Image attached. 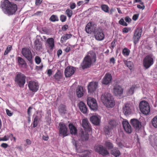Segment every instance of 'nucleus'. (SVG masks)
Segmentation results:
<instances>
[{
    "label": "nucleus",
    "mask_w": 157,
    "mask_h": 157,
    "mask_svg": "<svg viewBox=\"0 0 157 157\" xmlns=\"http://www.w3.org/2000/svg\"><path fill=\"white\" fill-rule=\"evenodd\" d=\"M23 55L29 61H30L32 58V55L30 50L27 48H24L22 50Z\"/></svg>",
    "instance_id": "13"
},
{
    "label": "nucleus",
    "mask_w": 157,
    "mask_h": 157,
    "mask_svg": "<svg viewBox=\"0 0 157 157\" xmlns=\"http://www.w3.org/2000/svg\"><path fill=\"white\" fill-rule=\"evenodd\" d=\"M65 13L68 17H70L72 15V11L69 9H67Z\"/></svg>",
    "instance_id": "46"
},
{
    "label": "nucleus",
    "mask_w": 157,
    "mask_h": 157,
    "mask_svg": "<svg viewBox=\"0 0 157 157\" xmlns=\"http://www.w3.org/2000/svg\"><path fill=\"white\" fill-rule=\"evenodd\" d=\"M80 139L82 141H86L89 139V134L87 132L82 131L79 135Z\"/></svg>",
    "instance_id": "30"
},
{
    "label": "nucleus",
    "mask_w": 157,
    "mask_h": 157,
    "mask_svg": "<svg viewBox=\"0 0 157 157\" xmlns=\"http://www.w3.org/2000/svg\"><path fill=\"white\" fill-rule=\"evenodd\" d=\"M52 74V71L51 69L48 70L47 71V74L48 75L50 76Z\"/></svg>",
    "instance_id": "59"
},
{
    "label": "nucleus",
    "mask_w": 157,
    "mask_h": 157,
    "mask_svg": "<svg viewBox=\"0 0 157 157\" xmlns=\"http://www.w3.org/2000/svg\"><path fill=\"white\" fill-rule=\"evenodd\" d=\"M75 71V69L74 67H68L65 70V75L66 77H69L74 74Z\"/></svg>",
    "instance_id": "18"
},
{
    "label": "nucleus",
    "mask_w": 157,
    "mask_h": 157,
    "mask_svg": "<svg viewBox=\"0 0 157 157\" xmlns=\"http://www.w3.org/2000/svg\"><path fill=\"white\" fill-rule=\"evenodd\" d=\"M105 146L108 149H111L113 147L112 143L108 141H105Z\"/></svg>",
    "instance_id": "41"
},
{
    "label": "nucleus",
    "mask_w": 157,
    "mask_h": 157,
    "mask_svg": "<svg viewBox=\"0 0 157 157\" xmlns=\"http://www.w3.org/2000/svg\"><path fill=\"white\" fill-rule=\"evenodd\" d=\"M130 51L127 48H124L123 50L122 53L124 56H127L129 54Z\"/></svg>",
    "instance_id": "42"
},
{
    "label": "nucleus",
    "mask_w": 157,
    "mask_h": 157,
    "mask_svg": "<svg viewBox=\"0 0 157 157\" xmlns=\"http://www.w3.org/2000/svg\"><path fill=\"white\" fill-rule=\"evenodd\" d=\"M82 126L84 129L87 131H90V128L89 122L87 119L84 118L82 119Z\"/></svg>",
    "instance_id": "27"
},
{
    "label": "nucleus",
    "mask_w": 157,
    "mask_h": 157,
    "mask_svg": "<svg viewBox=\"0 0 157 157\" xmlns=\"http://www.w3.org/2000/svg\"><path fill=\"white\" fill-rule=\"evenodd\" d=\"M58 127L59 136L65 137L67 136V128L65 123L63 122H60Z\"/></svg>",
    "instance_id": "6"
},
{
    "label": "nucleus",
    "mask_w": 157,
    "mask_h": 157,
    "mask_svg": "<svg viewBox=\"0 0 157 157\" xmlns=\"http://www.w3.org/2000/svg\"><path fill=\"white\" fill-rule=\"evenodd\" d=\"M94 37L95 39L98 41L103 40L105 36L101 29L100 28H98L94 31Z\"/></svg>",
    "instance_id": "9"
},
{
    "label": "nucleus",
    "mask_w": 157,
    "mask_h": 157,
    "mask_svg": "<svg viewBox=\"0 0 157 157\" xmlns=\"http://www.w3.org/2000/svg\"><path fill=\"white\" fill-rule=\"evenodd\" d=\"M72 36V35L71 34H67L64 35L61 38V42L62 43H63L66 41L70 39Z\"/></svg>",
    "instance_id": "35"
},
{
    "label": "nucleus",
    "mask_w": 157,
    "mask_h": 157,
    "mask_svg": "<svg viewBox=\"0 0 157 157\" xmlns=\"http://www.w3.org/2000/svg\"><path fill=\"white\" fill-rule=\"evenodd\" d=\"M50 20L52 22H55L58 21V18L56 15H52L50 18Z\"/></svg>",
    "instance_id": "45"
},
{
    "label": "nucleus",
    "mask_w": 157,
    "mask_h": 157,
    "mask_svg": "<svg viewBox=\"0 0 157 157\" xmlns=\"http://www.w3.org/2000/svg\"><path fill=\"white\" fill-rule=\"evenodd\" d=\"M77 4L78 6L81 5H84V2L83 1H79L77 3Z\"/></svg>",
    "instance_id": "58"
},
{
    "label": "nucleus",
    "mask_w": 157,
    "mask_h": 157,
    "mask_svg": "<svg viewBox=\"0 0 157 157\" xmlns=\"http://www.w3.org/2000/svg\"><path fill=\"white\" fill-rule=\"evenodd\" d=\"M26 76L20 72L18 73L15 77V81L20 87H23L25 83Z\"/></svg>",
    "instance_id": "3"
},
{
    "label": "nucleus",
    "mask_w": 157,
    "mask_h": 157,
    "mask_svg": "<svg viewBox=\"0 0 157 157\" xmlns=\"http://www.w3.org/2000/svg\"><path fill=\"white\" fill-rule=\"evenodd\" d=\"M101 99L104 105L107 108H113L115 105L113 98L109 93H105L103 94L101 96Z\"/></svg>",
    "instance_id": "2"
},
{
    "label": "nucleus",
    "mask_w": 157,
    "mask_h": 157,
    "mask_svg": "<svg viewBox=\"0 0 157 157\" xmlns=\"http://www.w3.org/2000/svg\"><path fill=\"white\" fill-rule=\"evenodd\" d=\"M28 86L29 90L33 92H36L38 90L39 86L37 82L31 81L29 82Z\"/></svg>",
    "instance_id": "11"
},
{
    "label": "nucleus",
    "mask_w": 157,
    "mask_h": 157,
    "mask_svg": "<svg viewBox=\"0 0 157 157\" xmlns=\"http://www.w3.org/2000/svg\"><path fill=\"white\" fill-rule=\"evenodd\" d=\"M130 30L128 28H125L123 29L122 32L124 33H127Z\"/></svg>",
    "instance_id": "57"
},
{
    "label": "nucleus",
    "mask_w": 157,
    "mask_h": 157,
    "mask_svg": "<svg viewBox=\"0 0 157 157\" xmlns=\"http://www.w3.org/2000/svg\"><path fill=\"white\" fill-rule=\"evenodd\" d=\"M110 61L111 63H112L113 64L115 63V60L114 58H112L110 59Z\"/></svg>",
    "instance_id": "64"
},
{
    "label": "nucleus",
    "mask_w": 157,
    "mask_h": 157,
    "mask_svg": "<svg viewBox=\"0 0 157 157\" xmlns=\"http://www.w3.org/2000/svg\"><path fill=\"white\" fill-rule=\"evenodd\" d=\"M101 9L105 12L107 13H109V6L105 4L102 5L101 6Z\"/></svg>",
    "instance_id": "40"
},
{
    "label": "nucleus",
    "mask_w": 157,
    "mask_h": 157,
    "mask_svg": "<svg viewBox=\"0 0 157 157\" xmlns=\"http://www.w3.org/2000/svg\"><path fill=\"white\" fill-rule=\"evenodd\" d=\"M96 25L93 23H88L86 27V31L88 33H91L92 32H94L96 30Z\"/></svg>",
    "instance_id": "15"
},
{
    "label": "nucleus",
    "mask_w": 157,
    "mask_h": 157,
    "mask_svg": "<svg viewBox=\"0 0 157 157\" xmlns=\"http://www.w3.org/2000/svg\"><path fill=\"white\" fill-rule=\"evenodd\" d=\"M138 86H132L128 90V94L129 95L132 94L134 93V91L136 90Z\"/></svg>",
    "instance_id": "37"
},
{
    "label": "nucleus",
    "mask_w": 157,
    "mask_h": 157,
    "mask_svg": "<svg viewBox=\"0 0 157 157\" xmlns=\"http://www.w3.org/2000/svg\"><path fill=\"white\" fill-rule=\"evenodd\" d=\"M119 23L123 25L127 26V24L124 21V20L123 19H121L119 21Z\"/></svg>",
    "instance_id": "49"
},
{
    "label": "nucleus",
    "mask_w": 157,
    "mask_h": 157,
    "mask_svg": "<svg viewBox=\"0 0 157 157\" xmlns=\"http://www.w3.org/2000/svg\"><path fill=\"white\" fill-rule=\"evenodd\" d=\"M138 17L139 15L138 14H135L132 17V19L134 21H136L137 20Z\"/></svg>",
    "instance_id": "55"
},
{
    "label": "nucleus",
    "mask_w": 157,
    "mask_h": 157,
    "mask_svg": "<svg viewBox=\"0 0 157 157\" xmlns=\"http://www.w3.org/2000/svg\"><path fill=\"white\" fill-rule=\"evenodd\" d=\"M125 20L126 22H129L131 21V19L128 17H127L125 18Z\"/></svg>",
    "instance_id": "61"
},
{
    "label": "nucleus",
    "mask_w": 157,
    "mask_h": 157,
    "mask_svg": "<svg viewBox=\"0 0 157 157\" xmlns=\"http://www.w3.org/2000/svg\"><path fill=\"white\" fill-rule=\"evenodd\" d=\"M98 82H91L88 86V90L89 93H92L96 90L98 87Z\"/></svg>",
    "instance_id": "16"
},
{
    "label": "nucleus",
    "mask_w": 157,
    "mask_h": 157,
    "mask_svg": "<svg viewBox=\"0 0 157 157\" xmlns=\"http://www.w3.org/2000/svg\"><path fill=\"white\" fill-rule=\"evenodd\" d=\"M78 107L81 112L83 113H86L87 111V108L85 103L82 101H80L78 103Z\"/></svg>",
    "instance_id": "29"
},
{
    "label": "nucleus",
    "mask_w": 157,
    "mask_h": 157,
    "mask_svg": "<svg viewBox=\"0 0 157 157\" xmlns=\"http://www.w3.org/2000/svg\"><path fill=\"white\" fill-rule=\"evenodd\" d=\"M111 153L112 155L115 157L119 156L120 154V152L117 148L114 149L113 150L111 151Z\"/></svg>",
    "instance_id": "36"
},
{
    "label": "nucleus",
    "mask_w": 157,
    "mask_h": 157,
    "mask_svg": "<svg viewBox=\"0 0 157 157\" xmlns=\"http://www.w3.org/2000/svg\"><path fill=\"white\" fill-rule=\"evenodd\" d=\"M46 44L50 49H53L54 46V40L52 38L48 39L46 41Z\"/></svg>",
    "instance_id": "28"
},
{
    "label": "nucleus",
    "mask_w": 157,
    "mask_h": 157,
    "mask_svg": "<svg viewBox=\"0 0 157 157\" xmlns=\"http://www.w3.org/2000/svg\"><path fill=\"white\" fill-rule=\"evenodd\" d=\"M76 150L77 152L79 153V155L82 157H87L90 154V152L87 150L83 151L82 149V147L79 146L76 143H75Z\"/></svg>",
    "instance_id": "10"
},
{
    "label": "nucleus",
    "mask_w": 157,
    "mask_h": 157,
    "mask_svg": "<svg viewBox=\"0 0 157 157\" xmlns=\"http://www.w3.org/2000/svg\"><path fill=\"white\" fill-rule=\"evenodd\" d=\"M62 53V51L61 50L59 49L58 51L57 52V55L59 57L60 55H61Z\"/></svg>",
    "instance_id": "63"
},
{
    "label": "nucleus",
    "mask_w": 157,
    "mask_h": 157,
    "mask_svg": "<svg viewBox=\"0 0 157 157\" xmlns=\"http://www.w3.org/2000/svg\"><path fill=\"white\" fill-rule=\"evenodd\" d=\"M87 103L91 109L96 110L98 109V105L95 99L91 97H88L87 99Z\"/></svg>",
    "instance_id": "7"
},
{
    "label": "nucleus",
    "mask_w": 157,
    "mask_h": 157,
    "mask_svg": "<svg viewBox=\"0 0 157 157\" xmlns=\"http://www.w3.org/2000/svg\"><path fill=\"white\" fill-rule=\"evenodd\" d=\"M34 48L37 51L41 50L43 48L42 44L39 40L36 39L34 42Z\"/></svg>",
    "instance_id": "26"
},
{
    "label": "nucleus",
    "mask_w": 157,
    "mask_h": 157,
    "mask_svg": "<svg viewBox=\"0 0 157 157\" xmlns=\"http://www.w3.org/2000/svg\"><path fill=\"white\" fill-rule=\"evenodd\" d=\"M67 17L64 15H61L60 17V20L62 22H65L66 19Z\"/></svg>",
    "instance_id": "50"
},
{
    "label": "nucleus",
    "mask_w": 157,
    "mask_h": 157,
    "mask_svg": "<svg viewBox=\"0 0 157 157\" xmlns=\"http://www.w3.org/2000/svg\"><path fill=\"white\" fill-rule=\"evenodd\" d=\"M140 109L144 114L147 115L150 111V107L146 101H141L139 104Z\"/></svg>",
    "instance_id": "5"
},
{
    "label": "nucleus",
    "mask_w": 157,
    "mask_h": 157,
    "mask_svg": "<svg viewBox=\"0 0 157 157\" xmlns=\"http://www.w3.org/2000/svg\"><path fill=\"white\" fill-rule=\"evenodd\" d=\"M154 57L152 55H147L143 59V64L146 69L149 68L154 63Z\"/></svg>",
    "instance_id": "4"
},
{
    "label": "nucleus",
    "mask_w": 157,
    "mask_h": 157,
    "mask_svg": "<svg viewBox=\"0 0 157 157\" xmlns=\"http://www.w3.org/2000/svg\"><path fill=\"white\" fill-rule=\"evenodd\" d=\"M17 60L19 66L23 68H26L27 65L25 61L21 57H18L17 58Z\"/></svg>",
    "instance_id": "32"
},
{
    "label": "nucleus",
    "mask_w": 157,
    "mask_h": 157,
    "mask_svg": "<svg viewBox=\"0 0 157 157\" xmlns=\"http://www.w3.org/2000/svg\"><path fill=\"white\" fill-rule=\"evenodd\" d=\"M124 63L126 65V66L130 69H131L132 66V63L130 61H124Z\"/></svg>",
    "instance_id": "43"
},
{
    "label": "nucleus",
    "mask_w": 157,
    "mask_h": 157,
    "mask_svg": "<svg viewBox=\"0 0 157 157\" xmlns=\"http://www.w3.org/2000/svg\"><path fill=\"white\" fill-rule=\"evenodd\" d=\"M93 60V63H95L96 60V57L95 53L92 51H89L86 56Z\"/></svg>",
    "instance_id": "31"
},
{
    "label": "nucleus",
    "mask_w": 157,
    "mask_h": 157,
    "mask_svg": "<svg viewBox=\"0 0 157 157\" xmlns=\"http://www.w3.org/2000/svg\"><path fill=\"white\" fill-rule=\"evenodd\" d=\"M70 132L71 134L76 135L77 133V129L72 124H70L69 125Z\"/></svg>",
    "instance_id": "34"
},
{
    "label": "nucleus",
    "mask_w": 157,
    "mask_h": 157,
    "mask_svg": "<svg viewBox=\"0 0 157 157\" xmlns=\"http://www.w3.org/2000/svg\"><path fill=\"white\" fill-rule=\"evenodd\" d=\"M132 112V107L131 105L129 104H125L123 108V112L125 115L130 114Z\"/></svg>",
    "instance_id": "23"
},
{
    "label": "nucleus",
    "mask_w": 157,
    "mask_h": 157,
    "mask_svg": "<svg viewBox=\"0 0 157 157\" xmlns=\"http://www.w3.org/2000/svg\"><path fill=\"white\" fill-rule=\"evenodd\" d=\"M151 123L154 127L157 128V115L155 116L152 119Z\"/></svg>",
    "instance_id": "38"
},
{
    "label": "nucleus",
    "mask_w": 157,
    "mask_h": 157,
    "mask_svg": "<svg viewBox=\"0 0 157 157\" xmlns=\"http://www.w3.org/2000/svg\"><path fill=\"white\" fill-rule=\"evenodd\" d=\"M1 146L2 147L6 148L8 147V145L6 143H3L1 144Z\"/></svg>",
    "instance_id": "56"
},
{
    "label": "nucleus",
    "mask_w": 157,
    "mask_h": 157,
    "mask_svg": "<svg viewBox=\"0 0 157 157\" xmlns=\"http://www.w3.org/2000/svg\"><path fill=\"white\" fill-rule=\"evenodd\" d=\"M76 93L77 96L78 98H81L82 97L84 94L83 87L79 86L77 89Z\"/></svg>",
    "instance_id": "33"
},
{
    "label": "nucleus",
    "mask_w": 157,
    "mask_h": 157,
    "mask_svg": "<svg viewBox=\"0 0 157 157\" xmlns=\"http://www.w3.org/2000/svg\"><path fill=\"white\" fill-rule=\"evenodd\" d=\"M32 108L31 107H30L28 109V113L29 115H30L31 113V110H32Z\"/></svg>",
    "instance_id": "62"
},
{
    "label": "nucleus",
    "mask_w": 157,
    "mask_h": 157,
    "mask_svg": "<svg viewBox=\"0 0 157 157\" xmlns=\"http://www.w3.org/2000/svg\"><path fill=\"white\" fill-rule=\"evenodd\" d=\"M12 48V46L10 45H9L8 46L6 49L5 50L4 52V55H7L8 53L10 51Z\"/></svg>",
    "instance_id": "47"
},
{
    "label": "nucleus",
    "mask_w": 157,
    "mask_h": 157,
    "mask_svg": "<svg viewBox=\"0 0 157 157\" xmlns=\"http://www.w3.org/2000/svg\"><path fill=\"white\" fill-rule=\"evenodd\" d=\"M76 7V4L75 3H70V7L71 9H74Z\"/></svg>",
    "instance_id": "52"
},
{
    "label": "nucleus",
    "mask_w": 157,
    "mask_h": 157,
    "mask_svg": "<svg viewBox=\"0 0 157 157\" xmlns=\"http://www.w3.org/2000/svg\"><path fill=\"white\" fill-rule=\"evenodd\" d=\"M142 30L140 28H138L135 31L133 40L135 44L137 43L141 37Z\"/></svg>",
    "instance_id": "12"
},
{
    "label": "nucleus",
    "mask_w": 157,
    "mask_h": 157,
    "mask_svg": "<svg viewBox=\"0 0 157 157\" xmlns=\"http://www.w3.org/2000/svg\"><path fill=\"white\" fill-rule=\"evenodd\" d=\"M10 137V136L8 135H6L4 136L3 137V141H6L8 140L9 139Z\"/></svg>",
    "instance_id": "53"
},
{
    "label": "nucleus",
    "mask_w": 157,
    "mask_h": 157,
    "mask_svg": "<svg viewBox=\"0 0 157 157\" xmlns=\"http://www.w3.org/2000/svg\"><path fill=\"white\" fill-rule=\"evenodd\" d=\"M68 28V26L67 25H65L62 27V30L64 31H65Z\"/></svg>",
    "instance_id": "60"
},
{
    "label": "nucleus",
    "mask_w": 157,
    "mask_h": 157,
    "mask_svg": "<svg viewBox=\"0 0 157 157\" xmlns=\"http://www.w3.org/2000/svg\"><path fill=\"white\" fill-rule=\"evenodd\" d=\"M1 6L3 12L8 15L14 14L17 10V5L8 0H5L2 2Z\"/></svg>",
    "instance_id": "1"
},
{
    "label": "nucleus",
    "mask_w": 157,
    "mask_h": 157,
    "mask_svg": "<svg viewBox=\"0 0 157 157\" xmlns=\"http://www.w3.org/2000/svg\"><path fill=\"white\" fill-rule=\"evenodd\" d=\"M35 60L36 63L37 64L40 63L41 61V59L38 56H36L35 57Z\"/></svg>",
    "instance_id": "48"
},
{
    "label": "nucleus",
    "mask_w": 157,
    "mask_h": 157,
    "mask_svg": "<svg viewBox=\"0 0 157 157\" xmlns=\"http://www.w3.org/2000/svg\"><path fill=\"white\" fill-rule=\"evenodd\" d=\"M94 148L96 151L103 156H105L109 153L108 151L104 148L102 146L98 145L95 146Z\"/></svg>",
    "instance_id": "14"
},
{
    "label": "nucleus",
    "mask_w": 157,
    "mask_h": 157,
    "mask_svg": "<svg viewBox=\"0 0 157 157\" xmlns=\"http://www.w3.org/2000/svg\"><path fill=\"white\" fill-rule=\"evenodd\" d=\"M123 92L122 88L119 85L115 86L113 89V93L116 95H121Z\"/></svg>",
    "instance_id": "22"
},
{
    "label": "nucleus",
    "mask_w": 157,
    "mask_h": 157,
    "mask_svg": "<svg viewBox=\"0 0 157 157\" xmlns=\"http://www.w3.org/2000/svg\"><path fill=\"white\" fill-rule=\"evenodd\" d=\"M112 80V76L110 74L107 73L104 77L102 81V83L103 84L107 85Z\"/></svg>",
    "instance_id": "24"
},
{
    "label": "nucleus",
    "mask_w": 157,
    "mask_h": 157,
    "mask_svg": "<svg viewBox=\"0 0 157 157\" xmlns=\"http://www.w3.org/2000/svg\"><path fill=\"white\" fill-rule=\"evenodd\" d=\"M54 78L57 81H59L62 78V75L60 71H58L54 75Z\"/></svg>",
    "instance_id": "39"
},
{
    "label": "nucleus",
    "mask_w": 157,
    "mask_h": 157,
    "mask_svg": "<svg viewBox=\"0 0 157 157\" xmlns=\"http://www.w3.org/2000/svg\"><path fill=\"white\" fill-rule=\"evenodd\" d=\"M36 115L34 118L33 127H35L37 125V121L40 120L43 116V113L41 110H38L36 112Z\"/></svg>",
    "instance_id": "19"
},
{
    "label": "nucleus",
    "mask_w": 157,
    "mask_h": 157,
    "mask_svg": "<svg viewBox=\"0 0 157 157\" xmlns=\"http://www.w3.org/2000/svg\"><path fill=\"white\" fill-rule=\"evenodd\" d=\"M92 63H93V60L86 56L81 64L82 68L85 69L89 67L90 66Z\"/></svg>",
    "instance_id": "17"
},
{
    "label": "nucleus",
    "mask_w": 157,
    "mask_h": 157,
    "mask_svg": "<svg viewBox=\"0 0 157 157\" xmlns=\"http://www.w3.org/2000/svg\"><path fill=\"white\" fill-rule=\"evenodd\" d=\"M131 123L137 131L140 129L141 126V123L138 120L134 119H132L131 120Z\"/></svg>",
    "instance_id": "20"
},
{
    "label": "nucleus",
    "mask_w": 157,
    "mask_h": 157,
    "mask_svg": "<svg viewBox=\"0 0 157 157\" xmlns=\"http://www.w3.org/2000/svg\"><path fill=\"white\" fill-rule=\"evenodd\" d=\"M115 124V121L113 120L110 121L108 125H105L104 129L105 134L106 135L109 136L112 133V129Z\"/></svg>",
    "instance_id": "8"
},
{
    "label": "nucleus",
    "mask_w": 157,
    "mask_h": 157,
    "mask_svg": "<svg viewBox=\"0 0 157 157\" xmlns=\"http://www.w3.org/2000/svg\"><path fill=\"white\" fill-rule=\"evenodd\" d=\"M59 112L61 113H65L66 111L65 106L63 105H60L59 108Z\"/></svg>",
    "instance_id": "44"
},
{
    "label": "nucleus",
    "mask_w": 157,
    "mask_h": 157,
    "mask_svg": "<svg viewBox=\"0 0 157 157\" xmlns=\"http://www.w3.org/2000/svg\"><path fill=\"white\" fill-rule=\"evenodd\" d=\"M122 124L123 128L127 133H130L132 132L131 126L127 121H124L122 122Z\"/></svg>",
    "instance_id": "21"
},
{
    "label": "nucleus",
    "mask_w": 157,
    "mask_h": 157,
    "mask_svg": "<svg viewBox=\"0 0 157 157\" xmlns=\"http://www.w3.org/2000/svg\"><path fill=\"white\" fill-rule=\"evenodd\" d=\"M6 111L7 115L8 116L11 117L12 116L13 113L11 111L8 109H6Z\"/></svg>",
    "instance_id": "51"
},
{
    "label": "nucleus",
    "mask_w": 157,
    "mask_h": 157,
    "mask_svg": "<svg viewBox=\"0 0 157 157\" xmlns=\"http://www.w3.org/2000/svg\"><path fill=\"white\" fill-rule=\"evenodd\" d=\"M90 120L94 124L98 125L100 122V117L99 116H93L90 117Z\"/></svg>",
    "instance_id": "25"
},
{
    "label": "nucleus",
    "mask_w": 157,
    "mask_h": 157,
    "mask_svg": "<svg viewBox=\"0 0 157 157\" xmlns=\"http://www.w3.org/2000/svg\"><path fill=\"white\" fill-rule=\"evenodd\" d=\"M43 0H36L35 2V4L36 6H39L40 5L42 2Z\"/></svg>",
    "instance_id": "54"
}]
</instances>
